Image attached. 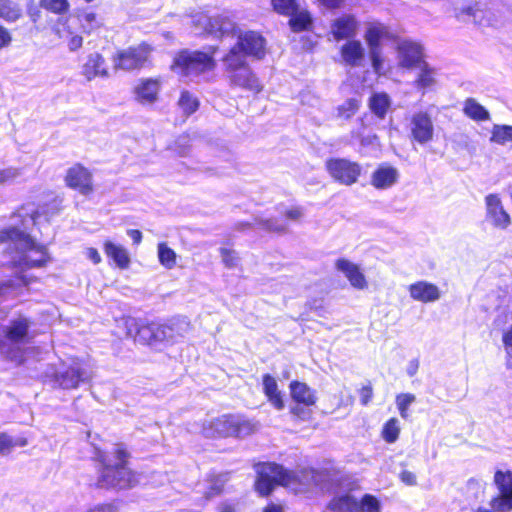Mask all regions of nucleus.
Segmentation results:
<instances>
[{
    "mask_svg": "<svg viewBox=\"0 0 512 512\" xmlns=\"http://www.w3.org/2000/svg\"><path fill=\"white\" fill-rule=\"evenodd\" d=\"M85 255L88 259H90L94 264H99L102 261V258L95 248H87L85 251Z\"/></svg>",
    "mask_w": 512,
    "mask_h": 512,
    "instance_id": "obj_59",
    "label": "nucleus"
},
{
    "mask_svg": "<svg viewBox=\"0 0 512 512\" xmlns=\"http://www.w3.org/2000/svg\"><path fill=\"white\" fill-rule=\"evenodd\" d=\"M213 53L183 50L176 55L172 70L182 76L194 78L214 70Z\"/></svg>",
    "mask_w": 512,
    "mask_h": 512,
    "instance_id": "obj_4",
    "label": "nucleus"
},
{
    "mask_svg": "<svg viewBox=\"0 0 512 512\" xmlns=\"http://www.w3.org/2000/svg\"><path fill=\"white\" fill-rule=\"evenodd\" d=\"M96 458L103 465L99 487L126 489L141 482L140 476L126 466L128 453L122 445H114L109 453L98 451Z\"/></svg>",
    "mask_w": 512,
    "mask_h": 512,
    "instance_id": "obj_2",
    "label": "nucleus"
},
{
    "mask_svg": "<svg viewBox=\"0 0 512 512\" xmlns=\"http://www.w3.org/2000/svg\"><path fill=\"white\" fill-rule=\"evenodd\" d=\"M397 60L400 67L413 69L424 63L420 44L404 40L397 44Z\"/></svg>",
    "mask_w": 512,
    "mask_h": 512,
    "instance_id": "obj_17",
    "label": "nucleus"
},
{
    "mask_svg": "<svg viewBox=\"0 0 512 512\" xmlns=\"http://www.w3.org/2000/svg\"><path fill=\"white\" fill-rule=\"evenodd\" d=\"M464 114L474 121H487L490 119L489 111L474 98H468L463 106Z\"/></svg>",
    "mask_w": 512,
    "mask_h": 512,
    "instance_id": "obj_33",
    "label": "nucleus"
},
{
    "mask_svg": "<svg viewBox=\"0 0 512 512\" xmlns=\"http://www.w3.org/2000/svg\"><path fill=\"white\" fill-rule=\"evenodd\" d=\"M329 175L340 184L350 186L358 181L362 167L345 158H331L325 163Z\"/></svg>",
    "mask_w": 512,
    "mask_h": 512,
    "instance_id": "obj_12",
    "label": "nucleus"
},
{
    "mask_svg": "<svg viewBox=\"0 0 512 512\" xmlns=\"http://www.w3.org/2000/svg\"><path fill=\"white\" fill-rule=\"evenodd\" d=\"M161 88V78H140L132 89L134 100L144 106L153 105L159 100Z\"/></svg>",
    "mask_w": 512,
    "mask_h": 512,
    "instance_id": "obj_15",
    "label": "nucleus"
},
{
    "mask_svg": "<svg viewBox=\"0 0 512 512\" xmlns=\"http://www.w3.org/2000/svg\"><path fill=\"white\" fill-rule=\"evenodd\" d=\"M340 55L346 65L360 67L365 60L366 51L361 41L351 39L341 46Z\"/></svg>",
    "mask_w": 512,
    "mask_h": 512,
    "instance_id": "obj_21",
    "label": "nucleus"
},
{
    "mask_svg": "<svg viewBox=\"0 0 512 512\" xmlns=\"http://www.w3.org/2000/svg\"><path fill=\"white\" fill-rule=\"evenodd\" d=\"M154 345L162 342H174L177 339V336H181L180 334H176L175 328L171 325H160L154 324Z\"/></svg>",
    "mask_w": 512,
    "mask_h": 512,
    "instance_id": "obj_39",
    "label": "nucleus"
},
{
    "mask_svg": "<svg viewBox=\"0 0 512 512\" xmlns=\"http://www.w3.org/2000/svg\"><path fill=\"white\" fill-rule=\"evenodd\" d=\"M391 106V99L384 92L374 93L369 99V108L378 118H385Z\"/></svg>",
    "mask_w": 512,
    "mask_h": 512,
    "instance_id": "obj_32",
    "label": "nucleus"
},
{
    "mask_svg": "<svg viewBox=\"0 0 512 512\" xmlns=\"http://www.w3.org/2000/svg\"><path fill=\"white\" fill-rule=\"evenodd\" d=\"M312 406H305L302 404L296 403L294 406L291 407L290 412L295 417L299 418L300 420L306 421L309 420L312 417Z\"/></svg>",
    "mask_w": 512,
    "mask_h": 512,
    "instance_id": "obj_51",
    "label": "nucleus"
},
{
    "mask_svg": "<svg viewBox=\"0 0 512 512\" xmlns=\"http://www.w3.org/2000/svg\"><path fill=\"white\" fill-rule=\"evenodd\" d=\"M65 181L70 188L76 189L82 194H88L92 191L91 174L79 164L68 169Z\"/></svg>",
    "mask_w": 512,
    "mask_h": 512,
    "instance_id": "obj_19",
    "label": "nucleus"
},
{
    "mask_svg": "<svg viewBox=\"0 0 512 512\" xmlns=\"http://www.w3.org/2000/svg\"><path fill=\"white\" fill-rule=\"evenodd\" d=\"M28 441L24 437L13 438L7 433H0V454L9 455L15 447H25Z\"/></svg>",
    "mask_w": 512,
    "mask_h": 512,
    "instance_id": "obj_38",
    "label": "nucleus"
},
{
    "mask_svg": "<svg viewBox=\"0 0 512 512\" xmlns=\"http://www.w3.org/2000/svg\"><path fill=\"white\" fill-rule=\"evenodd\" d=\"M8 242L22 252L19 263L29 268L41 267L50 259L45 246L35 243L28 234L18 228L11 227L0 231V243Z\"/></svg>",
    "mask_w": 512,
    "mask_h": 512,
    "instance_id": "obj_3",
    "label": "nucleus"
},
{
    "mask_svg": "<svg viewBox=\"0 0 512 512\" xmlns=\"http://www.w3.org/2000/svg\"><path fill=\"white\" fill-rule=\"evenodd\" d=\"M263 392L270 404L277 410L284 408L282 393L278 389L277 381L270 374H265L262 380Z\"/></svg>",
    "mask_w": 512,
    "mask_h": 512,
    "instance_id": "obj_30",
    "label": "nucleus"
},
{
    "mask_svg": "<svg viewBox=\"0 0 512 512\" xmlns=\"http://www.w3.org/2000/svg\"><path fill=\"white\" fill-rule=\"evenodd\" d=\"M392 33L384 23L371 21L366 23L364 40L368 47V55L374 72L378 75L384 72L383 42L390 40Z\"/></svg>",
    "mask_w": 512,
    "mask_h": 512,
    "instance_id": "obj_5",
    "label": "nucleus"
},
{
    "mask_svg": "<svg viewBox=\"0 0 512 512\" xmlns=\"http://www.w3.org/2000/svg\"><path fill=\"white\" fill-rule=\"evenodd\" d=\"M485 218L494 228L506 230L512 223L510 214L505 210L502 200L498 194L485 196Z\"/></svg>",
    "mask_w": 512,
    "mask_h": 512,
    "instance_id": "obj_14",
    "label": "nucleus"
},
{
    "mask_svg": "<svg viewBox=\"0 0 512 512\" xmlns=\"http://www.w3.org/2000/svg\"><path fill=\"white\" fill-rule=\"evenodd\" d=\"M359 22L353 15H342L331 23V34L336 41L353 39L358 32Z\"/></svg>",
    "mask_w": 512,
    "mask_h": 512,
    "instance_id": "obj_20",
    "label": "nucleus"
},
{
    "mask_svg": "<svg viewBox=\"0 0 512 512\" xmlns=\"http://www.w3.org/2000/svg\"><path fill=\"white\" fill-rule=\"evenodd\" d=\"M256 473L255 489L261 496L270 494L277 484L295 492H305L316 482L317 476L314 470L288 471L275 463L258 464Z\"/></svg>",
    "mask_w": 512,
    "mask_h": 512,
    "instance_id": "obj_1",
    "label": "nucleus"
},
{
    "mask_svg": "<svg viewBox=\"0 0 512 512\" xmlns=\"http://www.w3.org/2000/svg\"><path fill=\"white\" fill-rule=\"evenodd\" d=\"M303 209L300 207H292L285 211V216L291 221H298L303 217Z\"/></svg>",
    "mask_w": 512,
    "mask_h": 512,
    "instance_id": "obj_56",
    "label": "nucleus"
},
{
    "mask_svg": "<svg viewBox=\"0 0 512 512\" xmlns=\"http://www.w3.org/2000/svg\"><path fill=\"white\" fill-rule=\"evenodd\" d=\"M468 13L475 21L491 26L504 24L512 15L510 7L502 0H474Z\"/></svg>",
    "mask_w": 512,
    "mask_h": 512,
    "instance_id": "obj_7",
    "label": "nucleus"
},
{
    "mask_svg": "<svg viewBox=\"0 0 512 512\" xmlns=\"http://www.w3.org/2000/svg\"><path fill=\"white\" fill-rule=\"evenodd\" d=\"M21 174V169L15 167L0 169V185L13 183Z\"/></svg>",
    "mask_w": 512,
    "mask_h": 512,
    "instance_id": "obj_48",
    "label": "nucleus"
},
{
    "mask_svg": "<svg viewBox=\"0 0 512 512\" xmlns=\"http://www.w3.org/2000/svg\"><path fill=\"white\" fill-rule=\"evenodd\" d=\"M126 326L129 328L127 335L129 337H133L135 341L147 344L154 345V329L153 323L148 325L138 326L135 319L126 320Z\"/></svg>",
    "mask_w": 512,
    "mask_h": 512,
    "instance_id": "obj_28",
    "label": "nucleus"
},
{
    "mask_svg": "<svg viewBox=\"0 0 512 512\" xmlns=\"http://www.w3.org/2000/svg\"><path fill=\"white\" fill-rule=\"evenodd\" d=\"M359 506L360 512H380L379 501L371 495H365Z\"/></svg>",
    "mask_w": 512,
    "mask_h": 512,
    "instance_id": "obj_49",
    "label": "nucleus"
},
{
    "mask_svg": "<svg viewBox=\"0 0 512 512\" xmlns=\"http://www.w3.org/2000/svg\"><path fill=\"white\" fill-rule=\"evenodd\" d=\"M291 397L294 402L305 406H314L317 402L315 390L310 388L306 383L292 381L289 385Z\"/></svg>",
    "mask_w": 512,
    "mask_h": 512,
    "instance_id": "obj_27",
    "label": "nucleus"
},
{
    "mask_svg": "<svg viewBox=\"0 0 512 512\" xmlns=\"http://www.w3.org/2000/svg\"><path fill=\"white\" fill-rule=\"evenodd\" d=\"M252 424L248 421H240L237 417L223 415L203 424L202 433L205 437H243L252 432Z\"/></svg>",
    "mask_w": 512,
    "mask_h": 512,
    "instance_id": "obj_9",
    "label": "nucleus"
},
{
    "mask_svg": "<svg viewBox=\"0 0 512 512\" xmlns=\"http://www.w3.org/2000/svg\"><path fill=\"white\" fill-rule=\"evenodd\" d=\"M275 12L281 15L290 16L298 7L296 0H271Z\"/></svg>",
    "mask_w": 512,
    "mask_h": 512,
    "instance_id": "obj_46",
    "label": "nucleus"
},
{
    "mask_svg": "<svg viewBox=\"0 0 512 512\" xmlns=\"http://www.w3.org/2000/svg\"><path fill=\"white\" fill-rule=\"evenodd\" d=\"M263 512H283V508L281 505L271 503L264 508Z\"/></svg>",
    "mask_w": 512,
    "mask_h": 512,
    "instance_id": "obj_63",
    "label": "nucleus"
},
{
    "mask_svg": "<svg viewBox=\"0 0 512 512\" xmlns=\"http://www.w3.org/2000/svg\"><path fill=\"white\" fill-rule=\"evenodd\" d=\"M235 49H237V54L244 56L245 60L246 56L261 59L265 55V40L257 32L246 31L238 36V42L231 50Z\"/></svg>",
    "mask_w": 512,
    "mask_h": 512,
    "instance_id": "obj_16",
    "label": "nucleus"
},
{
    "mask_svg": "<svg viewBox=\"0 0 512 512\" xmlns=\"http://www.w3.org/2000/svg\"><path fill=\"white\" fill-rule=\"evenodd\" d=\"M40 6L57 15L66 14L70 10L69 0H40Z\"/></svg>",
    "mask_w": 512,
    "mask_h": 512,
    "instance_id": "obj_42",
    "label": "nucleus"
},
{
    "mask_svg": "<svg viewBox=\"0 0 512 512\" xmlns=\"http://www.w3.org/2000/svg\"><path fill=\"white\" fill-rule=\"evenodd\" d=\"M80 74L87 80L108 78L110 76L105 58L98 52L89 53L80 67Z\"/></svg>",
    "mask_w": 512,
    "mask_h": 512,
    "instance_id": "obj_18",
    "label": "nucleus"
},
{
    "mask_svg": "<svg viewBox=\"0 0 512 512\" xmlns=\"http://www.w3.org/2000/svg\"><path fill=\"white\" fill-rule=\"evenodd\" d=\"M319 4L327 9H337L340 8L345 0H317Z\"/></svg>",
    "mask_w": 512,
    "mask_h": 512,
    "instance_id": "obj_57",
    "label": "nucleus"
},
{
    "mask_svg": "<svg viewBox=\"0 0 512 512\" xmlns=\"http://www.w3.org/2000/svg\"><path fill=\"white\" fill-rule=\"evenodd\" d=\"M153 51V46L146 42L120 49L112 57L113 67L124 71L142 69L150 64Z\"/></svg>",
    "mask_w": 512,
    "mask_h": 512,
    "instance_id": "obj_8",
    "label": "nucleus"
},
{
    "mask_svg": "<svg viewBox=\"0 0 512 512\" xmlns=\"http://www.w3.org/2000/svg\"><path fill=\"white\" fill-rule=\"evenodd\" d=\"M399 179V172L388 164L380 165L371 175V185L379 190L392 187Z\"/></svg>",
    "mask_w": 512,
    "mask_h": 512,
    "instance_id": "obj_24",
    "label": "nucleus"
},
{
    "mask_svg": "<svg viewBox=\"0 0 512 512\" xmlns=\"http://www.w3.org/2000/svg\"><path fill=\"white\" fill-rule=\"evenodd\" d=\"M87 512H116V510L113 505L104 504V505L95 506V507L91 508L90 510H88Z\"/></svg>",
    "mask_w": 512,
    "mask_h": 512,
    "instance_id": "obj_61",
    "label": "nucleus"
},
{
    "mask_svg": "<svg viewBox=\"0 0 512 512\" xmlns=\"http://www.w3.org/2000/svg\"><path fill=\"white\" fill-rule=\"evenodd\" d=\"M290 16L289 24L294 32L308 30L312 25V17L307 10H300L297 7L296 11Z\"/></svg>",
    "mask_w": 512,
    "mask_h": 512,
    "instance_id": "obj_37",
    "label": "nucleus"
},
{
    "mask_svg": "<svg viewBox=\"0 0 512 512\" xmlns=\"http://www.w3.org/2000/svg\"><path fill=\"white\" fill-rule=\"evenodd\" d=\"M178 105L186 115H190L198 109L199 102L191 93L183 91L179 98Z\"/></svg>",
    "mask_w": 512,
    "mask_h": 512,
    "instance_id": "obj_44",
    "label": "nucleus"
},
{
    "mask_svg": "<svg viewBox=\"0 0 512 512\" xmlns=\"http://www.w3.org/2000/svg\"><path fill=\"white\" fill-rule=\"evenodd\" d=\"M373 396V391H372V388L371 387H363L361 390H360V401L363 405H367L371 398Z\"/></svg>",
    "mask_w": 512,
    "mask_h": 512,
    "instance_id": "obj_58",
    "label": "nucleus"
},
{
    "mask_svg": "<svg viewBox=\"0 0 512 512\" xmlns=\"http://www.w3.org/2000/svg\"><path fill=\"white\" fill-rule=\"evenodd\" d=\"M82 26L87 32L100 26V22L97 19V15L93 12H86L81 17Z\"/></svg>",
    "mask_w": 512,
    "mask_h": 512,
    "instance_id": "obj_52",
    "label": "nucleus"
},
{
    "mask_svg": "<svg viewBox=\"0 0 512 512\" xmlns=\"http://www.w3.org/2000/svg\"><path fill=\"white\" fill-rule=\"evenodd\" d=\"M335 267L345 275L354 288L363 290L367 287V281L364 274L353 262L347 259H338L335 263Z\"/></svg>",
    "mask_w": 512,
    "mask_h": 512,
    "instance_id": "obj_25",
    "label": "nucleus"
},
{
    "mask_svg": "<svg viewBox=\"0 0 512 512\" xmlns=\"http://www.w3.org/2000/svg\"><path fill=\"white\" fill-rule=\"evenodd\" d=\"M400 434V425L397 418L389 419L383 426L381 435L387 443H394Z\"/></svg>",
    "mask_w": 512,
    "mask_h": 512,
    "instance_id": "obj_43",
    "label": "nucleus"
},
{
    "mask_svg": "<svg viewBox=\"0 0 512 512\" xmlns=\"http://www.w3.org/2000/svg\"><path fill=\"white\" fill-rule=\"evenodd\" d=\"M415 396L411 393H402L396 397V405L402 418L408 417V408L415 401Z\"/></svg>",
    "mask_w": 512,
    "mask_h": 512,
    "instance_id": "obj_47",
    "label": "nucleus"
},
{
    "mask_svg": "<svg viewBox=\"0 0 512 512\" xmlns=\"http://www.w3.org/2000/svg\"><path fill=\"white\" fill-rule=\"evenodd\" d=\"M29 321L19 317L13 320L6 329V337L13 344L25 343L28 336Z\"/></svg>",
    "mask_w": 512,
    "mask_h": 512,
    "instance_id": "obj_31",
    "label": "nucleus"
},
{
    "mask_svg": "<svg viewBox=\"0 0 512 512\" xmlns=\"http://www.w3.org/2000/svg\"><path fill=\"white\" fill-rule=\"evenodd\" d=\"M262 227L270 232L284 233L287 231V225L284 223H278L276 220H265L262 223Z\"/></svg>",
    "mask_w": 512,
    "mask_h": 512,
    "instance_id": "obj_53",
    "label": "nucleus"
},
{
    "mask_svg": "<svg viewBox=\"0 0 512 512\" xmlns=\"http://www.w3.org/2000/svg\"><path fill=\"white\" fill-rule=\"evenodd\" d=\"M494 482L498 495L490 502V508L480 507L476 512H507L512 509V472L497 471Z\"/></svg>",
    "mask_w": 512,
    "mask_h": 512,
    "instance_id": "obj_11",
    "label": "nucleus"
},
{
    "mask_svg": "<svg viewBox=\"0 0 512 512\" xmlns=\"http://www.w3.org/2000/svg\"><path fill=\"white\" fill-rule=\"evenodd\" d=\"M409 134L412 141L426 145L433 141L435 127L431 115L426 111H417L409 118Z\"/></svg>",
    "mask_w": 512,
    "mask_h": 512,
    "instance_id": "obj_13",
    "label": "nucleus"
},
{
    "mask_svg": "<svg viewBox=\"0 0 512 512\" xmlns=\"http://www.w3.org/2000/svg\"><path fill=\"white\" fill-rule=\"evenodd\" d=\"M14 288V284L12 281H8L0 284V298L9 297Z\"/></svg>",
    "mask_w": 512,
    "mask_h": 512,
    "instance_id": "obj_60",
    "label": "nucleus"
},
{
    "mask_svg": "<svg viewBox=\"0 0 512 512\" xmlns=\"http://www.w3.org/2000/svg\"><path fill=\"white\" fill-rule=\"evenodd\" d=\"M220 254L222 261L227 268H234L238 265L239 257L235 251L227 248H221Z\"/></svg>",
    "mask_w": 512,
    "mask_h": 512,
    "instance_id": "obj_50",
    "label": "nucleus"
},
{
    "mask_svg": "<svg viewBox=\"0 0 512 512\" xmlns=\"http://www.w3.org/2000/svg\"><path fill=\"white\" fill-rule=\"evenodd\" d=\"M490 141L499 145L512 142V126L496 124L492 127Z\"/></svg>",
    "mask_w": 512,
    "mask_h": 512,
    "instance_id": "obj_40",
    "label": "nucleus"
},
{
    "mask_svg": "<svg viewBox=\"0 0 512 512\" xmlns=\"http://www.w3.org/2000/svg\"><path fill=\"white\" fill-rule=\"evenodd\" d=\"M399 478H400L401 482L407 486H415L417 484L416 474L411 471L403 470L399 474Z\"/></svg>",
    "mask_w": 512,
    "mask_h": 512,
    "instance_id": "obj_55",
    "label": "nucleus"
},
{
    "mask_svg": "<svg viewBox=\"0 0 512 512\" xmlns=\"http://www.w3.org/2000/svg\"><path fill=\"white\" fill-rule=\"evenodd\" d=\"M420 71L417 75V78L414 82V85L417 89H430L436 84V71L432 67H430L427 63H423L419 66Z\"/></svg>",
    "mask_w": 512,
    "mask_h": 512,
    "instance_id": "obj_36",
    "label": "nucleus"
},
{
    "mask_svg": "<svg viewBox=\"0 0 512 512\" xmlns=\"http://www.w3.org/2000/svg\"><path fill=\"white\" fill-rule=\"evenodd\" d=\"M54 32L58 38L66 41L70 52L79 50L83 45V37L74 33L72 27L69 24L68 18H60L57 21Z\"/></svg>",
    "mask_w": 512,
    "mask_h": 512,
    "instance_id": "obj_26",
    "label": "nucleus"
},
{
    "mask_svg": "<svg viewBox=\"0 0 512 512\" xmlns=\"http://www.w3.org/2000/svg\"><path fill=\"white\" fill-rule=\"evenodd\" d=\"M410 297L423 303L435 302L440 299L441 291L433 283L418 281L408 287Z\"/></svg>",
    "mask_w": 512,
    "mask_h": 512,
    "instance_id": "obj_23",
    "label": "nucleus"
},
{
    "mask_svg": "<svg viewBox=\"0 0 512 512\" xmlns=\"http://www.w3.org/2000/svg\"><path fill=\"white\" fill-rule=\"evenodd\" d=\"M127 234L131 237L135 244H139L142 240V233L136 229H130L127 231Z\"/></svg>",
    "mask_w": 512,
    "mask_h": 512,
    "instance_id": "obj_62",
    "label": "nucleus"
},
{
    "mask_svg": "<svg viewBox=\"0 0 512 512\" xmlns=\"http://www.w3.org/2000/svg\"><path fill=\"white\" fill-rule=\"evenodd\" d=\"M222 483H218L216 482L212 487H211V490L210 492L208 493V497H212L214 495H217L219 494L221 491H222Z\"/></svg>",
    "mask_w": 512,
    "mask_h": 512,
    "instance_id": "obj_64",
    "label": "nucleus"
},
{
    "mask_svg": "<svg viewBox=\"0 0 512 512\" xmlns=\"http://www.w3.org/2000/svg\"><path fill=\"white\" fill-rule=\"evenodd\" d=\"M191 25L195 35L209 34L215 37L235 34L237 29L235 23L226 15L210 17L202 12L192 16Z\"/></svg>",
    "mask_w": 512,
    "mask_h": 512,
    "instance_id": "obj_10",
    "label": "nucleus"
},
{
    "mask_svg": "<svg viewBox=\"0 0 512 512\" xmlns=\"http://www.w3.org/2000/svg\"><path fill=\"white\" fill-rule=\"evenodd\" d=\"M158 259L161 265L167 269H172L176 265L177 255L173 249L167 246L166 243L158 244Z\"/></svg>",
    "mask_w": 512,
    "mask_h": 512,
    "instance_id": "obj_41",
    "label": "nucleus"
},
{
    "mask_svg": "<svg viewBox=\"0 0 512 512\" xmlns=\"http://www.w3.org/2000/svg\"><path fill=\"white\" fill-rule=\"evenodd\" d=\"M359 109V102L356 99H348L337 107V117L343 120L350 119Z\"/></svg>",
    "mask_w": 512,
    "mask_h": 512,
    "instance_id": "obj_45",
    "label": "nucleus"
},
{
    "mask_svg": "<svg viewBox=\"0 0 512 512\" xmlns=\"http://www.w3.org/2000/svg\"><path fill=\"white\" fill-rule=\"evenodd\" d=\"M106 256L113 260L115 265L120 269H126L130 264V256L127 249L110 240H106L103 245Z\"/></svg>",
    "mask_w": 512,
    "mask_h": 512,
    "instance_id": "obj_29",
    "label": "nucleus"
},
{
    "mask_svg": "<svg viewBox=\"0 0 512 512\" xmlns=\"http://www.w3.org/2000/svg\"><path fill=\"white\" fill-rule=\"evenodd\" d=\"M11 42L12 35L10 31L6 27L0 25V50L9 47Z\"/></svg>",
    "mask_w": 512,
    "mask_h": 512,
    "instance_id": "obj_54",
    "label": "nucleus"
},
{
    "mask_svg": "<svg viewBox=\"0 0 512 512\" xmlns=\"http://www.w3.org/2000/svg\"><path fill=\"white\" fill-rule=\"evenodd\" d=\"M90 374L79 362H74L65 372L57 376L59 385L64 389H74L79 386L81 382L87 381Z\"/></svg>",
    "mask_w": 512,
    "mask_h": 512,
    "instance_id": "obj_22",
    "label": "nucleus"
},
{
    "mask_svg": "<svg viewBox=\"0 0 512 512\" xmlns=\"http://www.w3.org/2000/svg\"><path fill=\"white\" fill-rule=\"evenodd\" d=\"M23 16V10L19 3L13 0H0V19L8 23H14Z\"/></svg>",
    "mask_w": 512,
    "mask_h": 512,
    "instance_id": "obj_34",
    "label": "nucleus"
},
{
    "mask_svg": "<svg viewBox=\"0 0 512 512\" xmlns=\"http://www.w3.org/2000/svg\"><path fill=\"white\" fill-rule=\"evenodd\" d=\"M223 62L232 84L255 93L262 90L261 84L251 72L244 56L237 54V49L230 50Z\"/></svg>",
    "mask_w": 512,
    "mask_h": 512,
    "instance_id": "obj_6",
    "label": "nucleus"
},
{
    "mask_svg": "<svg viewBox=\"0 0 512 512\" xmlns=\"http://www.w3.org/2000/svg\"><path fill=\"white\" fill-rule=\"evenodd\" d=\"M329 508L333 512H360L359 503L350 495L334 497Z\"/></svg>",
    "mask_w": 512,
    "mask_h": 512,
    "instance_id": "obj_35",
    "label": "nucleus"
}]
</instances>
